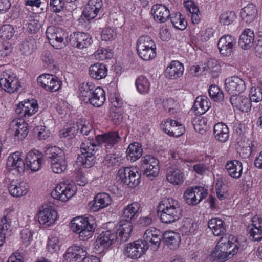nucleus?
<instances>
[{"label":"nucleus","mask_w":262,"mask_h":262,"mask_svg":"<svg viewBox=\"0 0 262 262\" xmlns=\"http://www.w3.org/2000/svg\"><path fill=\"white\" fill-rule=\"evenodd\" d=\"M158 211L160 220L166 224L178 220L182 213L178 201L170 197L165 198L160 202Z\"/></svg>","instance_id":"nucleus-1"},{"label":"nucleus","mask_w":262,"mask_h":262,"mask_svg":"<svg viewBox=\"0 0 262 262\" xmlns=\"http://www.w3.org/2000/svg\"><path fill=\"white\" fill-rule=\"evenodd\" d=\"M70 224L71 230L78 234L80 238L83 241L93 236L96 227V223L92 217H75L71 221Z\"/></svg>","instance_id":"nucleus-2"},{"label":"nucleus","mask_w":262,"mask_h":262,"mask_svg":"<svg viewBox=\"0 0 262 262\" xmlns=\"http://www.w3.org/2000/svg\"><path fill=\"white\" fill-rule=\"evenodd\" d=\"M169 155V158L172 162H176L177 164H173L167 168L166 180L173 185H181L185 180L184 169L181 166V163H183V160L180 159L179 154L173 150L170 151Z\"/></svg>","instance_id":"nucleus-3"},{"label":"nucleus","mask_w":262,"mask_h":262,"mask_svg":"<svg viewBox=\"0 0 262 262\" xmlns=\"http://www.w3.org/2000/svg\"><path fill=\"white\" fill-rule=\"evenodd\" d=\"M136 49L138 55L144 60L149 61L156 56V45L149 36H140L137 41Z\"/></svg>","instance_id":"nucleus-4"},{"label":"nucleus","mask_w":262,"mask_h":262,"mask_svg":"<svg viewBox=\"0 0 262 262\" xmlns=\"http://www.w3.org/2000/svg\"><path fill=\"white\" fill-rule=\"evenodd\" d=\"M118 176L123 185L131 188L137 186L141 182V174L136 167L121 168L118 171Z\"/></svg>","instance_id":"nucleus-5"},{"label":"nucleus","mask_w":262,"mask_h":262,"mask_svg":"<svg viewBox=\"0 0 262 262\" xmlns=\"http://www.w3.org/2000/svg\"><path fill=\"white\" fill-rule=\"evenodd\" d=\"M96 145L89 140H85L81 145L80 151L77 163L85 168L91 167L94 164V155Z\"/></svg>","instance_id":"nucleus-6"},{"label":"nucleus","mask_w":262,"mask_h":262,"mask_svg":"<svg viewBox=\"0 0 262 262\" xmlns=\"http://www.w3.org/2000/svg\"><path fill=\"white\" fill-rule=\"evenodd\" d=\"M76 191V187L74 183L63 182L56 186L50 195L56 200L66 202L71 198Z\"/></svg>","instance_id":"nucleus-7"},{"label":"nucleus","mask_w":262,"mask_h":262,"mask_svg":"<svg viewBox=\"0 0 262 262\" xmlns=\"http://www.w3.org/2000/svg\"><path fill=\"white\" fill-rule=\"evenodd\" d=\"M50 165L53 172L61 173L67 167V162L63 151L60 148L50 146Z\"/></svg>","instance_id":"nucleus-8"},{"label":"nucleus","mask_w":262,"mask_h":262,"mask_svg":"<svg viewBox=\"0 0 262 262\" xmlns=\"http://www.w3.org/2000/svg\"><path fill=\"white\" fill-rule=\"evenodd\" d=\"M118 236L115 232L106 230L102 232L96 239L94 244L96 253L101 254L117 241Z\"/></svg>","instance_id":"nucleus-9"},{"label":"nucleus","mask_w":262,"mask_h":262,"mask_svg":"<svg viewBox=\"0 0 262 262\" xmlns=\"http://www.w3.org/2000/svg\"><path fill=\"white\" fill-rule=\"evenodd\" d=\"M149 245L147 241L138 240L127 244L124 249V254L128 257L137 259L145 253Z\"/></svg>","instance_id":"nucleus-10"},{"label":"nucleus","mask_w":262,"mask_h":262,"mask_svg":"<svg viewBox=\"0 0 262 262\" xmlns=\"http://www.w3.org/2000/svg\"><path fill=\"white\" fill-rule=\"evenodd\" d=\"M0 86L5 91L13 93L21 86L16 75L10 71H4L1 75Z\"/></svg>","instance_id":"nucleus-11"},{"label":"nucleus","mask_w":262,"mask_h":262,"mask_svg":"<svg viewBox=\"0 0 262 262\" xmlns=\"http://www.w3.org/2000/svg\"><path fill=\"white\" fill-rule=\"evenodd\" d=\"M207 194V190L203 187H190L184 191L183 197L187 204L195 205L205 198Z\"/></svg>","instance_id":"nucleus-12"},{"label":"nucleus","mask_w":262,"mask_h":262,"mask_svg":"<svg viewBox=\"0 0 262 262\" xmlns=\"http://www.w3.org/2000/svg\"><path fill=\"white\" fill-rule=\"evenodd\" d=\"M38 110V104L34 99L25 100L16 105L15 113L21 119L25 121L33 116Z\"/></svg>","instance_id":"nucleus-13"},{"label":"nucleus","mask_w":262,"mask_h":262,"mask_svg":"<svg viewBox=\"0 0 262 262\" xmlns=\"http://www.w3.org/2000/svg\"><path fill=\"white\" fill-rule=\"evenodd\" d=\"M141 168L144 171V174L149 179L157 177L159 173V161L150 155H145L141 160Z\"/></svg>","instance_id":"nucleus-14"},{"label":"nucleus","mask_w":262,"mask_h":262,"mask_svg":"<svg viewBox=\"0 0 262 262\" xmlns=\"http://www.w3.org/2000/svg\"><path fill=\"white\" fill-rule=\"evenodd\" d=\"M6 167L8 170L14 171V173H24L26 169V165L24 156L22 152L16 151L11 154L8 158Z\"/></svg>","instance_id":"nucleus-15"},{"label":"nucleus","mask_w":262,"mask_h":262,"mask_svg":"<svg viewBox=\"0 0 262 262\" xmlns=\"http://www.w3.org/2000/svg\"><path fill=\"white\" fill-rule=\"evenodd\" d=\"M225 88L229 94L237 95L245 90V82L238 76H232L226 79Z\"/></svg>","instance_id":"nucleus-16"},{"label":"nucleus","mask_w":262,"mask_h":262,"mask_svg":"<svg viewBox=\"0 0 262 262\" xmlns=\"http://www.w3.org/2000/svg\"><path fill=\"white\" fill-rule=\"evenodd\" d=\"M224 241V246H226L229 259L232 258L238 251L242 249V244L237 237L232 234H226L222 237Z\"/></svg>","instance_id":"nucleus-17"},{"label":"nucleus","mask_w":262,"mask_h":262,"mask_svg":"<svg viewBox=\"0 0 262 262\" xmlns=\"http://www.w3.org/2000/svg\"><path fill=\"white\" fill-rule=\"evenodd\" d=\"M42 164V155L36 149L29 151L26 156V168L35 172L39 170Z\"/></svg>","instance_id":"nucleus-18"},{"label":"nucleus","mask_w":262,"mask_h":262,"mask_svg":"<svg viewBox=\"0 0 262 262\" xmlns=\"http://www.w3.org/2000/svg\"><path fill=\"white\" fill-rule=\"evenodd\" d=\"M120 139L121 138L117 132H111L96 137L97 143L106 149H112Z\"/></svg>","instance_id":"nucleus-19"},{"label":"nucleus","mask_w":262,"mask_h":262,"mask_svg":"<svg viewBox=\"0 0 262 262\" xmlns=\"http://www.w3.org/2000/svg\"><path fill=\"white\" fill-rule=\"evenodd\" d=\"M93 42L91 35L84 32H74L71 34L70 42L74 47L83 49L88 47Z\"/></svg>","instance_id":"nucleus-20"},{"label":"nucleus","mask_w":262,"mask_h":262,"mask_svg":"<svg viewBox=\"0 0 262 262\" xmlns=\"http://www.w3.org/2000/svg\"><path fill=\"white\" fill-rule=\"evenodd\" d=\"M9 129L11 134L17 140H23L28 133L27 123L21 119L13 120L10 123Z\"/></svg>","instance_id":"nucleus-21"},{"label":"nucleus","mask_w":262,"mask_h":262,"mask_svg":"<svg viewBox=\"0 0 262 262\" xmlns=\"http://www.w3.org/2000/svg\"><path fill=\"white\" fill-rule=\"evenodd\" d=\"M236 45L235 38L230 35L223 36L218 41L219 52L224 56H228L232 53Z\"/></svg>","instance_id":"nucleus-22"},{"label":"nucleus","mask_w":262,"mask_h":262,"mask_svg":"<svg viewBox=\"0 0 262 262\" xmlns=\"http://www.w3.org/2000/svg\"><path fill=\"white\" fill-rule=\"evenodd\" d=\"M111 202L112 198L108 194L99 193L95 196L94 200L89 204V209L92 212H96L106 207Z\"/></svg>","instance_id":"nucleus-23"},{"label":"nucleus","mask_w":262,"mask_h":262,"mask_svg":"<svg viewBox=\"0 0 262 262\" xmlns=\"http://www.w3.org/2000/svg\"><path fill=\"white\" fill-rule=\"evenodd\" d=\"M250 236L254 241L262 239V217L259 215L254 216L248 226Z\"/></svg>","instance_id":"nucleus-24"},{"label":"nucleus","mask_w":262,"mask_h":262,"mask_svg":"<svg viewBox=\"0 0 262 262\" xmlns=\"http://www.w3.org/2000/svg\"><path fill=\"white\" fill-rule=\"evenodd\" d=\"M29 189L28 183L24 181H12L8 187L9 193L16 198L25 195L28 193Z\"/></svg>","instance_id":"nucleus-25"},{"label":"nucleus","mask_w":262,"mask_h":262,"mask_svg":"<svg viewBox=\"0 0 262 262\" xmlns=\"http://www.w3.org/2000/svg\"><path fill=\"white\" fill-rule=\"evenodd\" d=\"M86 248L82 245H74L69 247L65 254V258L70 262H76L86 255Z\"/></svg>","instance_id":"nucleus-26"},{"label":"nucleus","mask_w":262,"mask_h":262,"mask_svg":"<svg viewBox=\"0 0 262 262\" xmlns=\"http://www.w3.org/2000/svg\"><path fill=\"white\" fill-rule=\"evenodd\" d=\"M230 101L234 109L243 112H248L251 109L250 100L245 96L232 95Z\"/></svg>","instance_id":"nucleus-27"},{"label":"nucleus","mask_w":262,"mask_h":262,"mask_svg":"<svg viewBox=\"0 0 262 262\" xmlns=\"http://www.w3.org/2000/svg\"><path fill=\"white\" fill-rule=\"evenodd\" d=\"M117 232L115 233L118 236L117 241L126 242L130 236L133 229L132 224L130 222L122 220L116 226Z\"/></svg>","instance_id":"nucleus-28"},{"label":"nucleus","mask_w":262,"mask_h":262,"mask_svg":"<svg viewBox=\"0 0 262 262\" xmlns=\"http://www.w3.org/2000/svg\"><path fill=\"white\" fill-rule=\"evenodd\" d=\"M223 241L221 238L217 242L216 246L212 249L209 255L210 260L224 262L229 259Z\"/></svg>","instance_id":"nucleus-29"},{"label":"nucleus","mask_w":262,"mask_h":262,"mask_svg":"<svg viewBox=\"0 0 262 262\" xmlns=\"http://www.w3.org/2000/svg\"><path fill=\"white\" fill-rule=\"evenodd\" d=\"M102 6L101 0H89L83 12V16L88 20L96 17Z\"/></svg>","instance_id":"nucleus-30"},{"label":"nucleus","mask_w":262,"mask_h":262,"mask_svg":"<svg viewBox=\"0 0 262 262\" xmlns=\"http://www.w3.org/2000/svg\"><path fill=\"white\" fill-rule=\"evenodd\" d=\"M151 13L155 20L159 23L166 21L170 15L168 8L161 4L154 5L151 8Z\"/></svg>","instance_id":"nucleus-31"},{"label":"nucleus","mask_w":262,"mask_h":262,"mask_svg":"<svg viewBox=\"0 0 262 262\" xmlns=\"http://www.w3.org/2000/svg\"><path fill=\"white\" fill-rule=\"evenodd\" d=\"M183 66L178 61L171 62L165 71V76L171 79H176L181 77L184 72Z\"/></svg>","instance_id":"nucleus-32"},{"label":"nucleus","mask_w":262,"mask_h":262,"mask_svg":"<svg viewBox=\"0 0 262 262\" xmlns=\"http://www.w3.org/2000/svg\"><path fill=\"white\" fill-rule=\"evenodd\" d=\"M107 68L103 63L97 62L90 66L89 74L90 76L96 80L104 78L107 74Z\"/></svg>","instance_id":"nucleus-33"},{"label":"nucleus","mask_w":262,"mask_h":262,"mask_svg":"<svg viewBox=\"0 0 262 262\" xmlns=\"http://www.w3.org/2000/svg\"><path fill=\"white\" fill-rule=\"evenodd\" d=\"M160 231L154 227H150L147 229L143 235L144 240L147 241V243H150L151 246H154V250L157 249L161 242Z\"/></svg>","instance_id":"nucleus-34"},{"label":"nucleus","mask_w":262,"mask_h":262,"mask_svg":"<svg viewBox=\"0 0 262 262\" xmlns=\"http://www.w3.org/2000/svg\"><path fill=\"white\" fill-rule=\"evenodd\" d=\"M254 37L255 34L253 30L250 29H245L240 36L239 46L244 50L250 49L253 45Z\"/></svg>","instance_id":"nucleus-35"},{"label":"nucleus","mask_w":262,"mask_h":262,"mask_svg":"<svg viewBox=\"0 0 262 262\" xmlns=\"http://www.w3.org/2000/svg\"><path fill=\"white\" fill-rule=\"evenodd\" d=\"M198 227L197 222L191 219L186 218L183 221L180 231L183 236H188L195 234Z\"/></svg>","instance_id":"nucleus-36"},{"label":"nucleus","mask_w":262,"mask_h":262,"mask_svg":"<svg viewBox=\"0 0 262 262\" xmlns=\"http://www.w3.org/2000/svg\"><path fill=\"white\" fill-rule=\"evenodd\" d=\"M140 208V205L138 202H133L128 204L124 209L122 220L130 222L135 220L139 214Z\"/></svg>","instance_id":"nucleus-37"},{"label":"nucleus","mask_w":262,"mask_h":262,"mask_svg":"<svg viewBox=\"0 0 262 262\" xmlns=\"http://www.w3.org/2000/svg\"><path fill=\"white\" fill-rule=\"evenodd\" d=\"M105 100V93L104 90L98 86L94 89L88 102L94 106L100 107L104 104Z\"/></svg>","instance_id":"nucleus-38"},{"label":"nucleus","mask_w":262,"mask_h":262,"mask_svg":"<svg viewBox=\"0 0 262 262\" xmlns=\"http://www.w3.org/2000/svg\"><path fill=\"white\" fill-rule=\"evenodd\" d=\"M211 106V103L205 96H198L195 99L193 109L199 115L204 114Z\"/></svg>","instance_id":"nucleus-39"},{"label":"nucleus","mask_w":262,"mask_h":262,"mask_svg":"<svg viewBox=\"0 0 262 262\" xmlns=\"http://www.w3.org/2000/svg\"><path fill=\"white\" fill-rule=\"evenodd\" d=\"M213 133L215 139L221 142H226L229 137L228 127L223 123L219 122L214 125Z\"/></svg>","instance_id":"nucleus-40"},{"label":"nucleus","mask_w":262,"mask_h":262,"mask_svg":"<svg viewBox=\"0 0 262 262\" xmlns=\"http://www.w3.org/2000/svg\"><path fill=\"white\" fill-rule=\"evenodd\" d=\"M203 71L205 74L208 73L213 77H216L220 73L221 66L216 59L211 58L204 64Z\"/></svg>","instance_id":"nucleus-41"},{"label":"nucleus","mask_w":262,"mask_h":262,"mask_svg":"<svg viewBox=\"0 0 262 262\" xmlns=\"http://www.w3.org/2000/svg\"><path fill=\"white\" fill-rule=\"evenodd\" d=\"M143 150L141 145L137 142L129 145L126 150V157L128 160L134 162L139 159L142 155Z\"/></svg>","instance_id":"nucleus-42"},{"label":"nucleus","mask_w":262,"mask_h":262,"mask_svg":"<svg viewBox=\"0 0 262 262\" xmlns=\"http://www.w3.org/2000/svg\"><path fill=\"white\" fill-rule=\"evenodd\" d=\"M226 168L229 174L234 179H238L243 171L242 164L237 160L228 161L226 164Z\"/></svg>","instance_id":"nucleus-43"},{"label":"nucleus","mask_w":262,"mask_h":262,"mask_svg":"<svg viewBox=\"0 0 262 262\" xmlns=\"http://www.w3.org/2000/svg\"><path fill=\"white\" fill-rule=\"evenodd\" d=\"M94 89L95 84L92 82L81 84L78 91L79 98L84 102H88Z\"/></svg>","instance_id":"nucleus-44"},{"label":"nucleus","mask_w":262,"mask_h":262,"mask_svg":"<svg viewBox=\"0 0 262 262\" xmlns=\"http://www.w3.org/2000/svg\"><path fill=\"white\" fill-rule=\"evenodd\" d=\"M208 227L215 236H220L225 231V223L219 218H212L208 223Z\"/></svg>","instance_id":"nucleus-45"},{"label":"nucleus","mask_w":262,"mask_h":262,"mask_svg":"<svg viewBox=\"0 0 262 262\" xmlns=\"http://www.w3.org/2000/svg\"><path fill=\"white\" fill-rule=\"evenodd\" d=\"M257 10L255 6L252 4H248L243 8L241 11L242 19L247 23L252 22L255 18Z\"/></svg>","instance_id":"nucleus-46"},{"label":"nucleus","mask_w":262,"mask_h":262,"mask_svg":"<svg viewBox=\"0 0 262 262\" xmlns=\"http://www.w3.org/2000/svg\"><path fill=\"white\" fill-rule=\"evenodd\" d=\"M13 228V226L9 219L6 217L2 219L0 222V246L3 245L6 236L10 234Z\"/></svg>","instance_id":"nucleus-47"},{"label":"nucleus","mask_w":262,"mask_h":262,"mask_svg":"<svg viewBox=\"0 0 262 262\" xmlns=\"http://www.w3.org/2000/svg\"><path fill=\"white\" fill-rule=\"evenodd\" d=\"M166 244L170 249H176L180 242V236L178 233L173 231H166L163 234Z\"/></svg>","instance_id":"nucleus-48"},{"label":"nucleus","mask_w":262,"mask_h":262,"mask_svg":"<svg viewBox=\"0 0 262 262\" xmlns=\"http://www.w3.org/2000/svg\"><path fill=\"white\" fill-rule=\"evenodd\" d=\"M19 51L24 56H29L36 49V42L34 39L29 38L21 41L19 45Z\"/></svg>","instance_id":"nucleus-49"},{"label":"nucleus","mask_w":262,"mask_h":262,"mask_svg":"<svg viewBox=\"0 0 262 262\" xmlns=\"http://www.w3.org/2000/svg\"><path fill=\"white\" fill-rule=\"evenodd\" d=\"M64 32L60 29H57L56 32L51 34L50 45L56 49H61L66 46L63 42Z\"/></svg>","instance_id":"nucleus-50"},{"label":"nucleus","mask_w":262,"mask_h":262,"mask_svg":"<svg viewBox=\"0 0 262 262\" xmlns=\"http://www.w3.org/2000/svg\"><path fill=\"white\" fill-rule=\"evenodd\" d=\"M135 85L137 91L141 94L146 95L150 91V84L149 81L144 76H138L136 79Z\"/></svg>","instance_id":"nucleus-51"},{"label":"nucleus","mask_w":262,"mask_h":262,"mask_svg":"<svg viewBox=\"0 0 262 262\" xmlns=\"http://www.w3.org/2000/svg\"><path fill=\"white\" fill-rule=\"evenodd\" d=\"M186 11L191 14V19L193 24H198L200 18L199 17V9L195 3L191 1H186L184 2Z\"/></svg>","instance_id":"nucleus-52"},{"label":"nucleus","mask_w":262,"mask_h":262,"mask_svg":"<svg viewBox=\"0 0 262 262\" xmlns=\"http://www.w3.org/2000/svg\"><path fill=\"white\" fill-rule=\"evenodd\" d=\"M38 220L42 228H46L49 226V205L48 204L42 206L38 214Z\"/></svg>","instance_id":"nucleus-53"},{"label":"nucleus","mask_w":262,"mask_h":262,"mask_svg":"<svg viewBox=\"0 0 262 262\" xmlns=\"http://www.w3.org/2000/svg\"><path fill=\"white\" fill-rule=\"evenodd\" d=\"M170 20L173 27L177 29L184 30L187 27V21L180 13L172 14Z\"/></svg>","instance_id":"nucleus-54"},{"label":"nucleus","mask_w":262,"mask_h":262,"mask_svg":"<svg viewBox=\"0 0 262 262\" xmlns=\"http://www.w3.org/2000/svg\"><path fill=\"white\" fill-rule=\"evenodd\" d=\"M236 18V13L234 11H227L223 12L220 15V23L224 26L231 24Z\"/></svg>","instance_id":"nucleus-55"},{"label":"nucleus","mask_w":262,"mask_h":262,"mask_svg":"<svg viewBox=\"0 0 262 262\" xmlns=\"http://www.w3.org/2000/svg\"><path fill=\"white\" fill-rule=\"evenodd\" d=\"M79 130V126L77 123L69 125L67 128L62 129L60 135L62 137L72 138L74 137Z\"/></svg>","instance_id":"nucleus-56"},{"label":"nucleus","mask_w":262,"mask_h":262,"mask_svg":"<svg viewBox=\"0 0 262 262\" xmlns=\"http://www.w3.org/2000/svg\"><path fill=\"white\" fill-rule=\"evenodd\" d=\"M93 55L95 59L98 60H103L111 58L113 56V53L111 49L101 48H99Z\"/></svg>","instance_id":"nucleus-57"},{"label":"nucleus","mask_w":262,"mask_h":262,"mask_svg":"<svg viewBox=\"0 0 262 262\" xmlns=\"http://www.w3.org/2000/svg\"><path fill=\"white\" fill-rule=\"evenodd\" d=\"M123 115L124 111L122 108L114 109L111 108L110 117L114 124H119L123 120Z\"/></svg>","instance_id":"nucleus-58"},{"label":"nucleus","mask_w":262,"mask_h":262,"mask_svg":"<svg viewBox=\"0 0 262 262\" xmlns=\"http://www.w3.org/2000/svg\"><path fill=\"white\" fill-rule=\"evenodd\" d=\"M210 97L215 101L219 102L224 99V94L220 88L215 85H211L209 89Z\"/></svg>","instance_id":"nucleus-59"},{"label":"nucleus","mask_w":262,"mask_h":262,"mask_svg":"<svg viewBox=\"0 0 262 262\" xmlns=\"http://www.w3.org/2000/svg\"><path fill=\"white\" fill-rule=\"evenodd\" d=\"M215 191L216 196L220 200H224L228 197L227 191L221 179H218L216 181Z\"/></svg>","instance_id":"nucleus-60"},{"label":"nucleus","mask_w":262,"mask_h":262,"mask_svg":"<svg viewBox=\"0 0 262 262\" xmlns=\"http://www.w3.org/2000/svg\"><path fill=\"white\" fill-rule=\"evenodd\" d=\"M194 129L201 134H203L208 128L207 120L206 118L199 117L193 121Z\"/></svg>","instance_id":"nucleus-61"},{"label":"nucleus","mask_w":262,"mask_h":262,"mask_svg":"<svg viewBox=\"0 0 262 262\" xmlns=\"http://www.w3.org/2000/svg\"><path fill=\"white\" fill-rule=\"evenodd\" d=\"M0 34L3 39L9 40L14 36V28L10 25H4L1 28Z\"/></svg>","instance_id":"nucleus-62"},{"label":"nucleus","mask_w":262,"mask_h":262,"mask_svg":"<svg viewBox=\"0 0 262 262\" xmlns=\"http://www.w3.org/2000/svg\"><path fill=\"white\" fill-rule=\"evenodd\" d=\"M116 32L113 28H105L101 32V38L105 41H109L114 40L116 37Z\"/></svg>","instance_id":"nucleus-63"},{"label":"nucleus","mask_w":262,"mask_h":262,"mask_svg":"<svg viewBox=\"0 0 262 262\" xmlns=\"http://www.w3.org/2000/svg\"><path fill=\"white\" fill-rule=\"evenodd\" d=\"M163 107L165 111H167L170 114H173L178 107V103L172 98L165 99L163 102Z\"/></svg>","instance_id":"nucleus-64"}]
</instances>
